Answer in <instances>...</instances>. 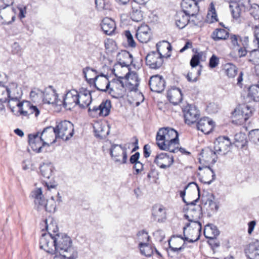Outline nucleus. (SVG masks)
<instances>
[{
    "mask_svg": "<svg viewBox=\"0 0 259 259\" xmlns=\"http://www.w3.org/2000/svg\"><path fill=\"white\" fill-rule=\"evenodd\" d=\"M183 112L185 123L188 124L195 123L200 116L199 110L192 105H188L186 106L183 110Z\"/></svg>",
    "mask_w": 259,
    "mask_h": 259,
    "instance_id": "ddd939ff",
    "label": "nucleus"
},
{
    "mask_svg": "<svg viewBox=\"0 0 259 259\" xmlns=\"http://www.w3.org/2000/svg\"><path fill=\"white\" fill-rule=\"evenodd\" d=\"M201 74V69H199L197 72V75L194 77H193V73L192 72H188L187 75H186V78L189 82H196L198 80V76Z\"/></svg>",
    "mask_w": 259,
    "mask_h": 259,
    "instance_id": "0e129e2a",
    "label": "nucleus"
},
{
    "mask_svg": "<svg viewBox=\"0 0 259 259\" xmlns=\"http://www.w3.org/2000/svg\"><path fill=\"white\" fill-rule=\"evenodd\" d=\"M234 119L232 122L236 124L241 125L243 124L247 119H245L244 116L240 113H236L235 110L232 113Z\"/></svg>",
    "mask_w": 259,
    "mask_h": 259,
    "instance_id": "09e8293b",
    "label": "nucleus"
},
{
    "mask_svg": "<svg viewBox=\"0 0 259 259\" xmlns=\"http://www.w3.org/2000/svg\"><path fill=\"white\" fill-rule=\"evenodd\" d=\"M55 245L56 253H65L62 254L68 259H76L78 252L76 249L72 247L71 238L66 234L57 233L55 235Z\"/></svg>",
    "mask_w": 259,
    "mask_h": 259,
    "instance_id": "7ed1b4c3",
    "label": "nucleus"
},
{
    "mask_svg": "<svg viewBox=\"0 0 259 259\" xmlns=\"http://www.w3.org/2000/svg\"><path fill=\"white\" fill-rule=\"evenodd\" d=\"M58 94L52 85H49L44 91L42 98L45 103L61 105L62 101L58 100Z\"/></svg>",
    "mask_w": 259,
    "mask_h": 259,
    "instance_id": "dca6fc26",
    "label": "nucleus"
},
{
    "mask_svg": "<svg viewBox=\"0 0 259 259\" xmlns=\"http://www.w3.org/2000/svg\"><path fill=\"white\" fill-rule=\"evenodd\" d=\"M7 91L8 105L13 107L14 105L12 106V103L19 102L22 95V92L20 88H18L17 84L15 82L9 84Z\"/></svg>",
    "mask_w": 259,
    "mask_h": 259,
    "instance_id": "9d476101",
    "label": "nucleus"
},
{
    "mask_svg": "<svg viewBox=\"0 0 259 259\" xmlns=\"http://www.w3.org/2000/svg\"><path fill=\"white\" fill-rule=\"evenodd\" d=\"M247 143L246 136L244 133L240 132L235 135L233 144L236 147H240L242 148L246 145Z\"/></svg>",
    "mask_w": 259,
    "mask_h": 259,
    "instance_id": "4c0bfd02",
    "label": "nucleus"
},
{
    "mask_svg": "<svg viewBox=\"0 0 259 259\" xmlns=\"http://www.w3.org/2000/svg\"><path fill=\"white\" fill-rule=\"evenodd\" d=\"M163 58L157 52L152 51L148 53L146 57V64L151 69L159 68L163 64Z\"/></svg>",
    "mask_w": 259,
    "mask_h": 259,
    "instance_id": "4468645a",
    "label": "nucleus"
},
{
    "mask_svg": "<svg viewBox=\"0 0 259 259\" xmlns=\"http://www.w3.org/2000/svg\"><path fill=\"white\" fill-rule=\"evenodd\" d=\"M237 0H230V9L231 14L234 19H237L240 16L241 9L239 5L237 3Z\"/></svg>",
    "mask_w": 259,
    "mask_h": 259,
    "instance_id": "a19ab883",
    "label": "nucleus"
},
{
    "mask_svg": "<svg viewBox=\"0 0 259 259\" xmlns=\"http://www.w3.org/2000/svg\"><path fill=\"white\" fill-rule=\"evenodd\" d=\"M35 200L34 203L38 210L45 209L46 200L43 197L42 195V191L40 189H38L33 193Z\"/></svg>",
    "mask_w": 259,
    "mask_h": 259,
    "instance_id": "473e14b6",
    "label": "nucleus"
},
{
    "mask_svg": "<svg viewBox=\"0 0 259 259\" xmlns=\"http://www.w3.org/2000/svg\"><path fill=\"white\" fill-rule=\"evenodd\" d=\"M224 70L226 74L231 78L234 77L238 72L237 67L231 63H228L225 65Z\"/></svg>",
    "mask_w": 259,
    "mask_h": 259,
    "instance_id": "c03bdc74",
    "label": "nucleus"
},
{
    "mask_svg": "<svg viewBox=\"0 0 259 259\" xmlns=\"http://www.w3.org/2000/svg\"><path fill=\"white\" fill-rule=\"evenodd\" d=\"M199 198L198 197L195 200L187 203L186 205L187 208H186L187 210V212L184 215L185 218L189 222L193 223L192 231L197 235V237L195 239H189L187 237L185 236L183 238L181 235L179 236V237L182 239L184 241L187 240L189 242H194L197 241L200 237V232L201 230L202 225L199 221V219L202 216V208L200 205H196V203L198 201Z\"/></svg>",
    "mask_w": 259,
    "mask_h": 259,
    "instance_id": "f03ea898",
    "label": "nucleus"
},
{
    "mask_svg": "<svg viewBox=\"0 0 259 259\" xmlns=\"http://www.w3.org/2000/svg\"><path fill=\"white\" fill-rule=\"evenodd\" d=\"M203 207L206 209L208 215L210 216L217 212L219 206L216 202L211 199H208L204 204Z\"/></svg>",
    "mask_w": 259,
    "mask_h": 259,
    "instance_id": "ea45409f",
    "label": "nucleus"
},
{
    "mask_svg": "<svg viewBox=\"0 0 259 259\" xmlns=\"http://www.w3.org/2000/svg\"><path fill=\"white\" fill-rule=\"evenodd\" d=\"M8 85H5L2 82H0V101H7Z\"/></svg>",
    "mask_w": 259,
    "mask_h": 259,
    "instance_id": "5fc2aeb1",
    "label": "nucleus"
},
{
    "mask_svg": "<svg viewBox=\"0 0 259 259\" xmlns=\"http://www.w3.org/2000/svg\"><path fill=\"white\" fill-rule=\"evenodd\" d=\"M44 91L39 89H34V90L31 91L30 96L31 98H34L36 96H40L42 97Z\"/></svg>",
    "mask_w": 259,
    "mask_h": 259,
    "instance_id": "338daca9",
    "label": "nucleus"
},
{
    "mask_svg": "<svg viewBox=\"0 0 259 259\" xmlns=\"http://www.w3.org/2000/svg\"><path fill=\"white\" fill-rule=\"evenodd\" d=\"M248 91V97L254 101H259V82L256 84L251 85Z\"/></svg>",
    "mask_w": 259,
    "mask_h": 259,
    "instance_id": "58836bf2",
    "label": "nucleus"
},
{
    "mask_svg": "<svg viewBox=\"0 0 259 259\" xmlns=\"http://www.w3.org/2000/svg\"><path fill=\"white\" fill-rule=\"evenodd\" d=\"M191 15H188L183 12L180 11L175 15V21L177 26L180 29L184 28L189 21V17Z\"/></svg>",
    "mask_w": 259,
    "mask_h": 259,
    "instance_id": "cd10ccee",
    "label": "nucleus"
},
{
    "mask_svg": "<svg viewBox=\"0 0 259 259\" xmlns=\"http://www.w3.org/2000/svg\"><path fill=\"white\" fill-rule=\"evenodd\" d=\"M56 205L54 197H52L50 200H46L45 209L50 212H54L56 210Z\"/></svg>",
    "mask_w": 259,
    "mask_h": 259,
    "instance_id": "3c124183",
    "label": "nucleus"
},
{
    "mask_svg": "<svg viewBox=\"0 0 259 259\" xmlns=\"http://www.w3.org/2000/svg\"><path fill=\"white\" fill-rule=\"evenodd\" d=\"M136 37L142 43H147L151 39L150 29L147 25H142L137 30Z\"/></svg>",
    "mask_w": 259,
    "mask_h": 259,
    "instance_id": "aec40b11",
    "label": "nucleus"
},
{
    "mask_svg": "<svg viewBox=\"0 0 259 259\" xmlns=\"http://www.w3.org/2000/svg\"><path fill=\"white\" fill-rule=\"evenodd\" d=\"M100 109L98 106H94L93 107H89L88 112L89 115L92 117H102L100 113Z\"/></svg>",
    "mask_w": 259,
    "mask_h": 259,
    "instance_id": "13d9d810",
    "label": "nucleus"
},
{
    "mask_svg": "<svg viewBox=\"0 0 259 259\" xmlns=\"http://www.w3.org/2000/svg\"><path fill=\"white\" fill-rule=\"evenodd\" d=\"M110 154L116 163L124 164L127 161L126 148L121 145L112 144L110 149Z\"/></svg>",
    "mask_w": 259,
    "mask_h": 259,
    "instance_id": "0eeeda50",
    "label": "nucleus"
},
{
    "mask_svg": "<svg viewBox=\"0 0 259 259\" xmlns=\"http://www.w3.org/2000/svg\"><path fill=\"white\" fill-rule=\"evenodd\" d=\"M241 37L237 35L231 34L230 39L233 49H237L240 47L238 44L239 40H240Z\"/></svg>",
    "mask_w": 259,
    "mask_h": 259,
    "instance_id": "052dcab7",
    "label": "nucleus"
},
{
    "mask_svg": "<svg viewBox=\"0 0 259 259\" xmlns=\"http://www.w3.org/2000/svg\"><path fill=\"white\" fill-rule=\"evenodd\" d=\"M139 244H144L150 242V237L147 232L144 230L140 231L137 233Z\"/></svg>",
    "mask_w": 259,
    "mask_h": 259,
    "instance_id": "49530a36",
    "label": "nucleus"
},
{
    "mask_svg": "<svg viewBox=\"0 0 259 259\" xmlns=\"http://www.w3.org/2000/svg\"><path fill=\"white\" fill-rule=\"evenodd\" d=\"M182 11L187 15L195 16L199 11L197 3L195 0H183L181 4Z\"/></svg>",
    "mask_w": 259,
    "mask_h": 259,
    "instance_id": "6ab92c4d",
    "label": "nucleus"
},
{
    "mask_svg": "<svg viewBox=\"0 0 259 259\" xmlns=\"http://www.w3.org/2000/svg\"><path fill=\"white\" fill-rule=\"evenodd\" d=\"M94 128L95 136L101 139H105L109 133V129L105 130L104 127L99 124L94 126Z\"/></svg>",
    "mask_w": 259,
    "mask_h": 259,
    "instance_id": "37998d69",
    "label": "nucleus"
},
{
    "mask_svg": "<svg viewBox=\"0 0 259 259\" xmlns=\"http://www.w3.org/2000/svg\"><path fill=\"white\" fill-rule=\"evenodd\" d=\"M78 92L75 90H71L65 94L62 104L65 108L71 110L78 105Z\"/></svg>",
    "mask_w": 259,
    "mask_h": 259,
    "instance_id": "f8f14e48",
    "label": "nucleus"
},
{
    "mask_svg": "<svg viewBox=\"0 0 259 259\" xmlns=\"http://www.w3.org/2000/svg\"><path fill=\"white\" fill-rule=\"evenodd\" d=\"M138 247L141 254L146 256H150L153 253L154 250H155L157 253L159 254V253L156 250L151 241L144 244H139Z\"/></svg>",
    "mask_w": 259,
    "mask_h": 259,
    "instance_id": "c756f323",
    "label": "nucleus"
},
{
    "mask_svg": "<svg viewBox=\"0 0 259 259\" xmlns=\"http://www.w3.org/2000/svg\"><path fill=\"white\" fill-rule=\"evenodd\" d=\"M40 248L47 252L54 254L56 253V248L55 245V236L42 233L39 240Z\"/></svg>",
    "mask_w": 259,
    "mask_h": 259,
    "instance_id": "1a4fd4ad",
    "label": "nucleus"
},
{
    "mask_svg": "<svg viewBox=\"0 0 259 259\" xmlns=\"http://www.w3.org/2000/svg\"><path fill=\"white\" fill-rule=\"evenodd\" d=\"M165 80L162 76L159 75L152 76L149 81V85L152 92L160 93L165 88Z\"/></svg>",
    "mask_w": 259,
    "mask_h": 259,
    "instance_id": "f3484780",
    "label": "nucleus"
},
{
    "mask_svg": "<svg viewBox=\"0 0 259 259\" xmlns=\"http://www.w3.org/2000/svg\"><path fill=\"white\" fill-rule=\"evenodd\" d=\"M249 140L255 144L259 142V130L255 129L251 131L248 134Z\"/></svg>",
    "mask_w": 259,
    "mask_h": 259,
    "instance_id": "6e6d98bb",
    "label": "nucleus"
},
{
    "mask_svg": "<svg viewBox=\"0 0 259 259\" xmlns=\"http://www.w3.org/2000/svg\"><path fill=\"white\" fill-rule=\"evenodd\" d=\"M101 28L105 34L112 35L114 33L116 29L115 22L111 18H105L102 20Z\"/></svg>",
    "mask_w": 259,
    "mask_h": 259,
    "instance_id": "a878e982",
    "label": "nucleus"
},
{
    "mask_svg": "<svg viewBox=\"0 0 259 259\" xmlns=\"http://www.w3.org/2000/svg\"><path fill=\"white\" fill-rule=\"evenodd\" d=\"M41 176L46 179H49L52 176L54 167L51 162L44 163L39 166Z\"/></svg>",
    "mask_w": 259,
    "mask_h": 259,
    "instance_id": "2f4dec72",
    "label": "nucleus"
},
{
    "mask_svg": "<svg viewBox=\"0 0 259 259\" xmlns=\"http://www.w3.org/2000/svg\"><path fill=\"white\" fill-rule=\"evenodd\" d=\"M157 166L162 169H166L171 166L174 163V157L166 153L157 154L154 160Z\"/></svg>",
    "mask_w": 259,
    "mask_h": 259,
    "instance_id": "a211bd4d",
    "label": "nucleus"
},
{
    "mask_svg": "<svg viewBox=\"0 0 259 259\" xmlns=\"http://www.w3.org/2000/svg\"><path fill=\"white\" fill-rule=\"evenodd\" d=\"M55 129L56 130V139L60 138L67 141L74 134L73 125L67 120L62 121L58 123L55 127Z\"/></svg>",
    "mask_w": 259,
    "mask_h": 259,
    "instance_id": "39448f33",
    "label": "nucleus"
},
{
    "mask_svg": "<svg viewBox=\"0 0 259 259\" xmlns=\"http://www.w3.org/2000/svg\"><path fill=\"white\" fill-rule=\"evenodd\" d=\"M122 79V77L113 79L112 81L113 84V87L111 88L109 87L108 89L109 94L114 98H122L125 93V86Z\"/></svg>",
    "mask_w": 259,
    "mask_h": 259,
    "instance_id": "9b49d317",
    "label": "nucleus"
},
{
    "mask_svg": "<svg viewBox=\"0 0 259 259\" xmlns=\"http://www.w3.org/2000/svg\"><path fill=\"white\" fill-rule=\"evenodd\" d=\"M219 63V58L214 55H213L209 60V66L210 68H213L215 67Z\"/></svg>",
    "mask_w": 259,
    "mask_h": 259,
    "instance_id": "69168bd1",
    "label": "nucleus"
},
{
    "mask_svg": "<svg viewBox=\"0 0 259 259\" xmlns=\"http://www.w3.org/2000/svg\"><path fill=\"white\" fill-rule=\"evenodd\" d=\"M193 187V189H194V190H195V189H196L198 191V197H200V188L198 187V186L197 185V184L195 182L189 183L187 186H186L185 187L184 190L183 191H181L180 192V195L181 197H182L183 201L186 204V205L187 204V203H190V202H187L185 199V196L186 195V190L187 189H188L189 187Z\"/></svg>",
    "mask_w": 259,
    "mask_h": 259,
    "instance_id": "a18cd8bd",
    "label": "nucleus"
},
{
    "mask_svg": "<svg viewBox=\"0 0 259 259\" xmlns=\"http://www.w3.org/2000/svg\"><path fill=\"white\" fill-rule=\"evenodd\" d=\"M250 15L254 18V19L259 20V5L253 4L249 9Z\"/></svg>",
    "mask_w": 259,
    "mask_h": 259,
    "instance_id": "4d7b16f0",
    "label": "nucleus"
},
{
    "mask_svg": "<svg viewBox=\"0 0 259 259\" xmlns=\"http://www.w3.org/2000/svg\"><path fill=\"white\" fill-rule=\"evenodd\" d=\"M78 105L81 108L88 107L92 102L91 92L84 88H81L78 92Z\"/></svg>",
    "mask_w": 259,
    "mask_h": 259,
    "instance_id": "412c9836",
    "label": "nucleus"
},
{
    "mask_svg": "<svg viewBox=\"0 0 259 259\" xmlns=\"http://www.w3.org/2000/svg\"><path fill=\"white\" fill-rule=\"evenodd\" d=\"M157 53L160 54V56L162 57H169L170 56V54H164L166 51H167V53L171 50V45L167 41L163 40L159 41L156 44Z\"/></svg>",
    "mask_w": 259,
    "mask_h": 259,
    "instance_id": "c85d7f7f",
    "label": "nucleus"
},
{
    "mask_svg": "<svg viewBox=\"0 0 259 259\" xmlns=\"http://www.w3.org/2000/svg\"><path fill=\"white\" fill-rule=\"evenodd\" d=\"M204 168L205 169L204 172L206 173V174L208 175H210L212 178L211 180H209L207 182H204L205 183L209 185L215 179V173H214V171L209 166H205V167H204Z\"/></svg>",
    "mask_w": 259,
    "mask_h": 259,
    "instance_id": "e2e57ef3",
    "label": "nucleus"
},
{
    "mask_svg": "<svg viewBox=\"0 0 259 259\" xmlns=\"http://www.w3.org/2000/svg\"><path fill=\"white\" fill-rule=\"evenodd\" d=\"M167 98L173 105H178L183 99L182 92L179 88H172L167 92Z\"/></svg>",
    "mask_w": 259,
    "mask_h": 259,
    "instance_id": "393cba45",
    "label": "nucleus"
},
{
    "mask_svg": "<svg viewBox=\"0 0 259 259\" xmlns=\"http://www.w3.org/2000/svg\"><path fill=\"white\" fill-rule=\"evenodd\" d=\"M99 108L100 110L99 112L101 114L102 117L107 116L109 114L111 108L110 100H103L99 105Z\"/></svg>",
    "mask_w": 259,
    "mask_h": 259,
    "instance_id": "e433bc0d",
    "label": "nucleus"
},
{
    "mask_svg": "<svg viewBox=\"0 0 259 259\" xmlns=\"http://www.w3.org/2000/svg\"><path fill=\"white\" fill-rule=\"evenodd\" d=\"M220 234L217 227L213 225H208L204 230V235L206 238H215Z\"/></svg>",
    "mask_w": 259,
    "mask_h": 259,
    "instance_id": "f704fd0d",
    "label": "nucleus"
},
{
    "mask_svg": "<svg viewBox=\"0 0 259 259\" xmlns=\"http://www.w3.org/2000/svg\"><path fill=\"white\" fill-rule=\"evenodd\" d=\"M132 19L136 22H139L142 20L143 14L140 9L133 8V11L131 13Z\"/></svg>",
    "mask_w": 259,
    "mask_h": 259,
    "instance_id": "603ef678",
    "label": "nucleus"
},
{
    "mask_svg": "<svg viewBox=\"0 0 259 259\" xmlns=\"http://www.w3.org/2000/svg\"><path fill=\"white\" fill-rule=\"evenodd\" d=\"M214 150L219 155H224L228 153L231 149L232 143L230 139L226 136H220L214 142Z\"/></svg>",
    "mask_w": 259,
    "mask_h": 259,
    "instance_id": "6e6552de",
    "label": "nucleus"
},
{
    "mask_svg": "<svg viewBox=\"0 0 259 259\" xmlns=\"http://www.w3.org/2000/svg\"><path fill=\"white\" fill-rule=\"evenodd\" d=\"M254 111L253 108L245 105L239 106L235 109L236 113L238 112L242 114L244 116L245 119H247L252 115Z\"/></svg>",
    "mask_w": 259,
    "mask_h": 259,
    "instance_id": "79ce46f5",
    "label": "nucleus"
},
{
    "mask_svg": "<svg viewBox=\"0 0 259 259\" xmlns=\"http://www.w3.org/2000/svg\"><path fill=\"white\" fill-rule=\"evenodd\" d=\"M229 36V32L223 28H217L211 34V37L215 41L225 40Z\"/></svg>",
    "mask_w": 259,
    "mask_h": 259,
    "instance_id": "72a5a7b5",
    "label": "nucleus"
},
{
    "mask_svg": "<svg viewBox=\"0 0 259 259\" xmlns=\"http://www.w3.org/2000/svg\"><path fill=\"white\" fill-rule=\"evenodd\" d=\"M96 8L99 11L103 10H110L111 5L109 2H105V0H95Z\"/></svg>",
    "mask_w": 259,
    "mask_h": 259,
    "instance_id": "8fccbe9b",
    "label": "nucleus"
},
{
    "mask_svg": "<svg viewBox=\"0 0 259 259\" xmlns=\"http://www.w3.org/2000/svg\"><path fill=\"white\" fill-rule=\"evenodd\" d=\"M42 225H44L45 230L48 232L47 234L52 235L55 236L58 233V228L55 222H53L52 219H46Z\"/></svg>",
    "mask_w": 259,
    "mask_h": 259,
    "instance_id": "7c9ffc66",
    "label": "nucleus"
},
{
    "mask_svg": "<svg viewBox=\"0 0 259 259\" xmlns=\"http://www.w3.org/2000/svg\"><path fill=\"white\" fill-rule=\"evenodd\" d=\"M152 211V218L154 221L160 222L166 219V212L163 206L155 205L153 206Z\"/></svg>",
    "mask_w": 259,
    "mask_h": 259,
    "instance_id": "bb28decb",
    "label": "nucleus"
},
{
    "mask_svg": "<svg viewBox=\"0 0 259 259\" xmlns=\"http://www.w3.org/2000/svg\"><path fill=\"white\" fill-rule=\"evenodd\" d=\"M123 58L125 59L121 61L120 60V64L122 67H128L133 61V56L129 52L127 51L123 52Z\"/></svg>",
    "mask_w": 259,
    "mask_h": 259,
    "instance_id": "de8ad7c7",
    "label": "nucleus"
},
{
    "mask_svg": "<svg viewBox=\"0 0 259 259\" xmlns=\"http://www.w3.org/2000/svg\"><path fill=\"white\" fill-rule=\"evenodd\" d=\"M214 126V122L208 117L201 118L197 123V127L205 134H209Z\"/></svg>",
    "mask_w": 259,
    "mask_h": 259,
    "instance_id": "5701e85b",
    "label": "nucleus"
},
{
    "mask_svg": "<svg viewBox=\"0 0 259 259\" xmlns=\"http://www.w3.org/2000/svg\"><path fill=\"white\" fill-rule=\"evenodd\" d=\"M39 135V133L37 132L34 134H29L28 135V142L29 145L32 149L38 153L42 150V147L49 144L42 139Z\"/></svg>",
    "mask_w": 259,
    "mask_h": 259,
    "instance_id": "2eb2a0df",
    "label": "nucleus"
},
{
    "mask_svg": "<svg viewBox=\"0 0 259 259\" xmlns=\"http://www.w3.org/2000/svg\"><path fill=\"white\" fill-rule=\"evenodd\" d=\"M124 35L128 42V45L132 48H135L136 46V43L135 41L133 36L130 30H125L124 31Z\"/></svg>",
    "mask_w": 259,
    "mask_h": 259,
    "instance_id": "bf43d9fd",
    "label": "nucleus"
},
{
    "mask_svg": "<svg viewBox=\"0 0 259 259\" xmlns=\"http://www.w3.org/2000/svg\"><path fill=\"white\" fill-rule=\"evenodd\" d=\"M203 56V53L200 52L194 55L190 61V65L192 68L199 65L200 60L201 59Z\"/></svg>",
    "mask_w": 259,
    "mask_h": 259,
    "instance_id": "864d4df0",
    "label": "nucleus"
},
{
    "mask_svg": "<svg viewBox=\"0 0 259 259\" xmlns=\"http://www.w3.org/2000/svg\"><path fill=\"white\" fill-rule=\"evenodd\" d=\"M250 0H241L238 3V5H240V7H242L244 8V9H248L250 8L252 5L250 3Z\"/></svg>",
    "mask_w": 259,
    "mask_h": 259,
    "instance_id": "774afa93",
    "label": "nucleus"
},
{
    "mask_svg": "<svg viewBox=\"0 0 259 259\" xmlns=\"http://www.w3.org/2000/svg\"><path fill=\"white\" fill-rule=\"evenodd\" d=\"M56 130L55 127L50 126L44 129L40 134V136L45 141H51L55 136L56 137Z\"/></svg>",
    "mask_w": 259,
    "mask_h": 259,
    "instance_id": "c9c22d12",
    "label": "nucleus"
},
{
    "mask_svg": "<svg viewBox=\"0 0 259 259\" xmlns=\"http://www.w3.org/2000/svg\"><path fill=\"white\" fill-rule=\"evenodd\" d=\"M218 155V154L215 152V150H213L209 147H206L202 149L199 160L200 162L203 161L207 162H211L214 164L217 160Z\"/></svg>",
    "mask_w": 259,
    "mask_h": 259,
    "instance_id": "4be33fe9",
    "label": "nucleus"
},
{
    "mask_svg": "<svg viewBox=\"0 0 259 259\" xmlns=\"http://www.w3.org/2000/svg\"><path fill=\"white\" fill-rule=\"evenodd\" d=\"M17 105L18 110L16 111L15 115L16 116H23L29 117L31 114H34L35 116L37 117L39 114V110L38 108L33 105L30 102L25 101L22 102H18L15 104Z\"/></svg>",
    "mask_w": 259,
    "mask_h": 259,
    "instance_id": "423d86ee",
    "label": "nucleus"
},
{
    "mask_svg": "<svg viewBox=\"0 0 259 259\" xmlns=\"http://www.w3.org/2000/svg\"><path fill=\"white\" fill-rule=\"evenodd\" d=\"M156 144L160 150L176 153L179 145V134L174 128L166 127L159 129L156 136Z\"/></svg>",
    "mask_w": 259,
    "mask_h": 259,
    "instance_id": "f257e3e1",
    "label": "nucleus"
},
{
    "mask_svg": "<svg viewBox=\"0 0 259 259\" xmlns=\"http://www.w3.org/2000/svg\"><path fill=\"white\" fill-rule=\"evenodd\" d=\"M97 74V71L90 67H87L83 69V74L88 82L90 84H93L95 88L100 91L105 92L109 88L110 85L109 81L107 78L99 79V76H95L94 78H88L87 74L88 72Z\"/></svg>",
    "mask_w": 259,
    "mask_h": 259,
    "instance_id": "20e7f679",
    "label": "nucleus"
},
{
    "mask_svg": "<svg viewBox=\"0 0 259 259\" xmlns=\"http://www.w3.org/2000/svg\"><path fill=\"white\" fill-rule=\"evenodd\" d=\"M245 252L248 259H259V241L249 244Z\"/></svg>",
    "mask_w": 259,
    "mask_h": 259,
    "instance_id": "b1692460",
    "label": "nucleus"
},
{
    "mask_svg": "<svg viewBox=\"0 0 259 259\" xmlns=\"http://www.w3.org/2000/svg\"><path fill=\"white\" fill-rule=\"evenodd\" d=\"M250 61L254 63H259V50L253 49L250 52Z\"/></svg>",
    "mask_w": 259,
    "mask_h": 259,
    "instance_id": "680f3d73",
    "label": "nucleus"
}]
</instances>
